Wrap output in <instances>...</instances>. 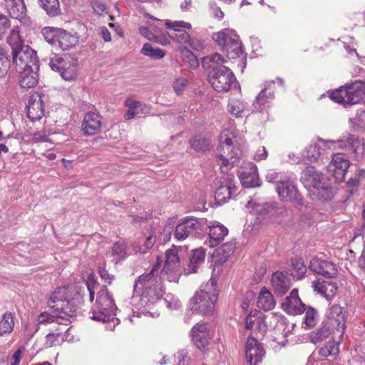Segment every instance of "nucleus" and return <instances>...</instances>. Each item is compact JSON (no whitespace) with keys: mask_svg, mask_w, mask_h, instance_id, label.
<instances>
[{"mask_svg":"<svg viewBox=\"0 0 365 365\" xmlns=\"http://www.w3.org/2000/svg\"><path fill=\"white\" fill-rule=\"evenodd\" d=\"M163 262L160 257H157L156 264L148 274H142L135 282L134 294L131 298V304L137 309L150 307L158 302L164 294L161 285V279L158 278L156 269Z\"/></svg>","mask_w":365,"mask_h":365,"instance_id":"f257e3e1","label":"nucleus"},{"mask_svg":"<svg viewBox=\"0 0 365 365\" xmlns=\"http://www.w3.org/2000/svg\"><path fill=\"white\" fill-rule=\"evenodd\" d=\"M236 137L232 131L225 129L220 135V145L217 149V164L224 172L232 166L238 160L241 150L235 144Z\"/></svg>","mask_w":365,"mask_h":365,"instance_id":"f03ea898","label":"nucleus"},{"mask_svg":"<svg viewBox=\"0 0 365 365\" xmlns=\"http://www.w3.org/2000/svg\"><path fill=\"white\" fill-rule=\"evenodd\" d=\"M301 180L309 190L310 197L314 200L327 201L334 196L332 188L323 175L313 167H307L302 173Z\"/></svg>","mask_w":365,"mask_h":365,"instance_id":"7ed1b4c3","label":"nucleus"},{"mask_svg":"<svg viewBox=\"0 0 365 365\" xmlns=\"http://www.w3.org/2000/svg\"><path fill=\"white\" fill-rule=\"evenodd\" d=\"M343 307L339 304L332 305L327 312V319L322 327L317 331L319 340H324L333 334L340 340L345 329V314Z\"/></svg>","mask_w":365,"mask_h":365,"instance_id":"20e7f679","label":"nucleus"},{"mask_svg":"<svg viewBox=\"0 0 365 365\" xmlns=\"http://www.w3.org/2000/svg\"><path fill=\"white\" fill-rule=\"evenodd\" d=\"M96 304L97 307L93 312L91 319L104 323L112 322L113 325L108 324L106 328L113 330L115 326V322L118 321L115 317L117 307L106 286H102L98 292Z\"/></svg>","mask_w":365,"mask_h":365,"instance_id":"39448f33","label":"nucleus"},{"mask_svg":"<svg viewBox=\"0 0 365 365\" xmlns=\"http://www.w3.org/2000/svg\"><path fill=\"white\" fill-rule=\"evenodd\" d=\"M331 100L345 106L359 103L365 101V83L356 81L346 84L331 93Z\"/></svg>","mask_w":365,"mask_h":365,"instance_id":"423d86ee","label":"nucleus"},{"mask_svg":"<svg viewBox=\"0 0 365 365\" xmlns=\"http://www.w3.org/2000/svg\"><path fill=\"white\" fill-rule=\"evenodd\" d=\"M73 290L71 286L57 287L50 295L48 305L52 310L63 313L66 317L76 312L73 300Z\"/></svg>","mask_w":365,"mask_h":365,"instance_id":"0eeeda50","label":"nucleus"},{"mask_svg":"<svg viewBox=\"0 0 365 365\" xmlns=\"http://www.w3.org/2000/svg\"><path fill=\"white\" fill-rule=\"evenodd\" d=\"M212 39L229 58H236L243 53L240 37L236 31L232 29H225L219 32L214 33Z\"/></svg>","mask_w":365,"mask_h":365,"instance_id":"6e6552de","label":"nucleus"},{"mask_svg":"<svg viewBox=\"0 0 365 365\" xmlns=\"http://www.w3.org/2000/svg\"><path fill=\"white\" fill-rule=\"evenodd\" d=\"M266 179L269 182L276 183V191L282 201L299 203L302 200L299 190L289 178L271 171L267 173Z\"/></svg>","mask_w":365,"mask_h":365,"instance_id":"1a4fd4ad","label":"nucleus"},{"mask_svg":"<svg viewBox=\"0 0 365 365\" xmlns=\"http://www.w3.org/2000/svg\"><path fill=\"white\" fill-rule=\"evenodd\" d=\"M182 264L178 255V249L173 246L165 253L164 265L160 272V278L170 282H178L182 274Z\"/></svg>","mask_w":365,"mask_h":365,"instance_id":"9d476101","label":"nucleus"},{"mask_svg":"<svg viewBox=\"0 0 365 365\" xmlns=\"http://www.w3.org/2000/svg\"><path fill=\"white\" fill-rule=\"evenodd\" d=\"M247 208L258 216L259 219H264L267 216L274 217L279 222L285 220L290 216V210L285 207H277L274 202L256 203L252 201L247 202Z\"/></svg>","mask_w":365,"mask_h":365,"instance_id":"9b49d317","label":"nucleus"},{"mask_svg":"<svg viewBox=\"0 0 365 365\" xmlns=\"http://www.w3.org/2000/svg\"><path fill=\"white\" fill-rule=\"evenodd\" d=\"M235 78L232 71L224 66H219L209 75V81L212 88L217 92H227Z\"/></svg>","mask_w":365,"mask_h":365,"instance_id":"f8f14e48","label":"nucleus"},{"mask_svg":"<svg viewBox=\"0 0 365 365\" xmlns=\"http://www.w3.org/2000/svg\"><path fill=\"white\" fill-rule=\"evenodd\" d=\"M49 66L52 71L59 73L66 81H71L76 76V63L68 56H54L50 59Z\"/></svg>","mask_w":365,"mask_h":365,"instance_id":"ddd939ff","label":"nucleus"},{"mask_svg":"<svg viewBox=\"0 0 365 365\" xmlns=\"http://www.w3.org/2000/svg\"><path fill=\"white\" fill-rule=\"evenodd\" d=\"M217 297L214 293H210L204 290L195 292L190 300V309L193 312L201 313L204 315L212 314L215 309V303Z\"/></svg>","mask_w":365,"mask_h":365,"instance_id":"4468645a","label":"nucleus"},{"mask_svg":"<svg viewBox=\"0 0 365 365\" xmlns=\"http://www.w3.org/2000/svg\"><path fill=\"white\" fill-rule=\"evenodd\" d=\"M13 54V62L16 70L26 68L39 67L36 52L29 46H23Z\"/></svg>","mask_w":365,"mask_h":365,"instance_id":"2eb2a0df","label":"nucleus"},{"mask_svg":"<svg viewBox=\"0 0 365 365\" xmlns=\"http://www.w3.org/2000/svg\"><path fill=\"white\" fill-rule=\"evenodd\" d=\"M202 223L195 217H185L176 226L174 237L178 240H184L190 235L202 231Z\"/></svg>","mask_w":365,"mask_h":365,"instance_id":"dca6fc26","label":"nucleus"},{"mask_svg":"<svg viewBox=\"0 0 365 365\" xmlns=\"http://www.w3.org/2000/svg\"><path fill=\"white\" fill-rule=\"evenodd\" d=\"M349 167V160L342 154L336 153L333 155L327 170L336 182L344 181L345 174Z\"/></svg>","mask_w":365,"mask_h":365,"instance_id":"f3484780","label":"nucleus"},{"mask_svg":"<svg viewBox=\"0 0 365 365\" xmlns=\"http://www.w3.org/2000/svg\"><path fill=\"white\" fill-rule=\"evenodd\" d=\"M242 185L254 187L259 185L257 166L252 162H244L238 173Z\"/></svg>","mask_w":365,"mask_h":365,"instance_id":"a211bd4d","label":"nucleus"},{"mask_svg":"<svg viewBox=\"0 0 365 365\" xmlns=\"http://www.w3.org/2000/svg\"><path fill=\"white\" fill-rule=\"evenodd\" d=\"M309 269L329 279L334 278L337 275V269L333 262L319 257H314L310 261Z\"/></svg>","mask_w":365,"mask_h":365,"instance_id":"6ab92c4d","label":"nucleus"},{"mask_svg":"<svg viewBox=\"0 0 365 365\" xmlns=\"http://www.w3.org/2000/svg\"><path fill=\"white\" fill-rule=\"evenodd\" d=\"M265 351L261 344L254 337H248L245 345V355L250 365H257L262 361Z\"/></svg>","mask_w":365,"mask_h":365,"instance_id":"aec40b11","label":"nucleus"},{"mask_svg":"<svg viewBox=\"0 0 365 365\" xmlns=\"http://www.w3.org/2000/svg\"><path fill=\"white\" fill-rule=\"evenodd\" d=\"M42 93H35L30 96L27 106V115L31 121L40 120L44 115V100Z\"/></svg>","mask_w":365,"mask_h":365,"instance_id":"412c9836","label":"nucleus"},{"mask_svg":"<svg viewBox=\"0 0 365 365\" xmlns=\"http://www.w3.org/2000/svg\"><path fill=\"white\" fill-rule=\"evenodd\" d=\"M272 84H274L273 81L269 82L256 96L252 104V112L262 113L270 107L271 101L274 98L273 91H271Z\"/></svg>","mask_w":365,"mask_h":365,"instance_id":"4be33fe9","label":"nucleus"},{"mask_svg":"<svg viewBox=\"0 0 365 365\" xmlns=\"http://www.w3.org/2000/svg\"><path fill=\"white\" fill-rule=\"evenodd\" d=\"M194 344L200 349H204L211 339L210 330L205 323H197L190 331Z\"/></svg>","mask_w":365,"mask_h":365,"instance_id":"5701e85b","label":"nucleus"},{"mask_svg":"<svg viewBox=\"0 0 365 365\" xmlns=\"http://www.w3.org/2000/svg\"><path fill=\"white\" fill-rule=\"evenodd\" d=\"M233 175H227L215 191V200L221 204L227 202L235 193L237 187L233 182Z\"/></svg>","mask_w":365,"mask_h":365,"instance_id":"b1692460","label":"nucleus"},{"mask_svg":"<svg viewBox=\"0 0 365 365\" xmlns=\"http://www.w3.org/2000/svg\"><path fill=\"white\" fill-rule=\"evenodd\" d=\"M282 309L291 315H297L304 312V304L298 296V290L294 289L291 291L282 303Z\"/></svg>","mask_w":365,"mask_h":365,"instance_id":"393cba45","label":"nucleus"},{"mask_svg":"<svg viewBox=\"0 0 365 365\" xmlns=\"http://www.w3.org/2000/svg\"><path fill=\"white\" fill-rule=\"evenodd\" d=\"M101 120L98 113L89 112L84 116L81 128L85 135H93L101 130Z\"/></svg>","mask_w":365,"mask_h":365,"instance_id":"a878e982","label":"nucleus"},{"mask_svg":"<svg viewBox=\"0 0 365 365\" xmlns=\"http://www.w3.org/2000/svg\"><path fill=\"white\" fill-rule=\"evenodd\" d=\"M319 143H322V145L327 148L328 149H336V148H351L352 150L356 151V144H359V141L357 137L354 135H348L347 136L343 137L341 139L338 140H320Z\"/></svg>","mask_w":365,"mask_h":365,"instance_id":"bb28decb","label":"nucleus"},{"mask_svg":"<svg viewBox=\"0 0 365 365\" xmlns=\"http://www.w3.org/2000/svg\"><path fill=\"white\" fill-rule=\"evenodd\" d=\"M39 67H32L16 70L19 73V84L22 88H30L34 87L38 81Z\"/></svg>","mask_w":365,"mask_h":365,"instance_id":"cd10ccee","label":"nucleus"},{"mask_svg":"<svg viewBox=\"0 0 365 365\" xmlns=\"http://www.w3.org/2000/svg\"><path fill=\"white\" fill-rule=\"evenodd\" d=\"M125 106L128 108V111L124 115L126 120L133 119L138 115H148L150 114L151 107L150 105L143 103L140 101H134L128 98L125 102Z\"/></svg>","mask_w":365,"mask_h":365,"instance_id":"c85d7f7f","label":"nucleus"},{"mask_svg":"<svg viewBox=\"0 0 365 365\" xmlns=\"http://www.w3.org/2000/svg\"><path fill=\"white\" fill-rule=\"evenodd\" d=\"M6 9L13 19L20 21L23 19L26 15V5L24 0H4Z\"/></svg>","mask_w":365,"mask_h":365,"instance_id":"c756f323","label":"nucleus"},{"mask_svg":"<svg viewBox=\"0 0 365 365\" xmlns=\"http://www.w3.org/2000/svg\"><path fill=\"white\" fill-rule=\"evenodd\" d=\"M228 234V230L222 225H212L209 231V246L215 247L218 245Z\"/></svg>","mask_w":365,"mask_h":365,"instance_id":"7c9ffc66","label":"nucleus"},{"mask_svg":"<svg viewBox=\"0 0 365 365\" xmlns=\"http://www.w3.org/2000/svg\"><path fill=\"white\" fill-rule=\"evenodd\" d=\"M205 251L202 248L196 249L192 251L190 256L187 268L185 269L187 274L195 273L198 268L204 263Z\"/></svg>","mask_w":365,"mask_h":365,"instance_id":"2f4dec72","label":"nucleus"},{"mask_svg":"<svg viewBox=\"0 0 365 365\" xmlns=\"http://www.w3.org/2000/svg\"><path fill=\"white\" fill-rule=\"evenodd\" d=\"M312 287L315 292L322 294L327 299L331 298L334 296L337 289V286L335 283L324 280L313 281Z\"/></svg>","mask_w":365,"mask_h":365,"instance_id":"473e14b6","label":"nucleus"},{"mask_svg":"<svg viewBox=\"0 0 365 365\" xmlns=\"http://www.w3.org/2000/svg\"><path fill=\"white\" fill-rule=\"evenodd\" d=\"M78 43V38L74 35L68 33L63 29H59L58 38L56 39V45L58 44L62 51H67Z\"/></svg>","mask_w":365,"mask_h":365,"instance_id":"72a5a7b5","label":"nucleus"},{"mask_svg":"<svg viewBox=\"0 0 365 365\" xmlns=\"http://www.w3.org/2000/svg\"><path fill=\"white\" fill-rule=\"evenodd\" d=\"M272 284L274 290L281 294H285L290 287L289 280L282 272H279L272 275Z\"/></svg>","mask_w":365,"mask_h":365,"instance_id":"f704fd0d","label":"nucleus"},{"mask_svg":"<svg viewBox=\"0 0 365 365\" xmlns=\"http://www.w3.org/2000/svg\"><path fill=\"white\" fill-rule=\"evenodd\" d=\"M7 42L12 49V53L21 49L23 46H27L24 45V40L20 34L19 26H14L11 29L7 38Z\"/></svg>","mask_w":365,"mask_h":365,"instance_id":"c9c22d12","label":"nucleus"},{"mask_svg":"<svg viewBox=\"0 0 365 365\" xmlns=\"http://www.w3.org/2000/svg\"><path fill=\"white\" fill-rule=\"evenodd\" d=\"M257 304L259 309L269 311L274 307L275 301L272 294L265 288H263L259 294Z\"/></svg>","mask_w":365,"mask_h":365,"instance_id":"e433bc0d","label":"nucleus"},{"mask_svg":"<svg viewBox=\"0 0 365 365\" xmlns=\"http://www.w3.org/2000/svg\"><path fill=\"white\" fill-rule=\"evenodd\" d=\"M156 240L153 233L150 232L147 237H143L139 242L133 245V249L136 253L145 254L153 247Z\"/></svg>","mask_w":365,"mask_h":365,"instance_id":"4c0bfd02","label":"nucleus"},{"mask_svg":"<svg viewBox=\"0 0 365 365\" xmlns=\"http://www.w3.org/2000/svg\"><path fill=\"white\" fill-rule=\"evenodd\" d=\"M110 255L115 264L124 259L128 255L126 244L124 242H115L112 247Z\"/></svg>","mask_w":365,"mask_h":365,"instance_id":"58836bf2","label":"nucleus"},{"mask_svg":"<svg viewBox=\"0 0 365 365\" xmlns=\"http://www.w3.org/2000/svg\"><path fill=\"white\" fill-rule=\"evenodd\" d=\"M14 327V321L11 312L4 313L0 320V336L10 334L13 331Z\"/></svg>","mask_w":365,"mask_h":365,"instance_id":"ea45409f","label":"nucleus"},{"mask_svg":"<svg viewBox=\"0 0 365 365\" xmlns=\"http://www.w3.org/2000/svg\"><path fill=\"white\" fill-rule=\"evenodd\" d=\"M38 2L41 8L50 16H55L61 13L58 0H38Z\"/></svg>","mask_w":365,"mask_h":365,"instance_id":"a19ab883","label":"nucleus"},{"mask_svg":"<svg viewBox=\"0 0 365 365\" xmlns=\"http://www.w3.org/2000/svg\"><path fill=\"white\" fill-rule=\"evenodd\" d=\"M190 143L192 148L197 152L210 149V140L201 135H196L190 139Z\"/></svg>","mask_w":365,"mask_h":365,"instance_id":"79ce46f5","label":"nucleus"},{"mask_svg":"<svg viewBox=\"0 0 365 365\" xmlns=\"http://www.w3.org/2000/svg\"><path fill=\"white\" fill-rule=\"evenodd\" d=\"M262 325L265 327L264 324L263 319L257 316V313H250L245 318V328L248 330H260Z\"/></svg>","mask_w":365,"mask_h":365,"instance_id":"37998d69","label":"nucleus"},{"mask_svg":"<svg viewBox=\"0 0 365 365\" xmlns=\"http://www.w3.org/2000/svg\"><path fill=\"white\" fill-rule=\"evenodd\" d=\"M141 53L154 59H160L165 55V51L159 48H153L149 43H145L141 49Z\"/></svg>","mask_w":365,"mask_h":365,"instance_id":"c03bdc74","label":"nucleus"},{"mask_svg":"<svg viewBox=\"0 0 365 365\" xmlns=\"http://www.w3.org/2000/svg\"><path fill=\"white\" fill-rule=\"evenodd\" d=\"M245 104L240 100L232 99L229 101L227 108L229 112L236 117H241L245 109Z\"/></svg>","mask_w":365,"mask_h":365,"instance_id":"a18cd8bd","label":"nucleus"},{"mask_svg":"<svg viewBox=\"0 0 365 365\" xmlns=\"http://www.w3.org/2000/svg\"><path fill=\"white\" fill-rule=\"evenodd\" d=\"M54 315L50 314L48 312H42L38 316L37 322L38 324H46L53 323L56 321V318L64 319L65 315L63 313L53 310Z\"/></svg>","mask_w":365,"mask_h":365,"instance_id":"49530a36","label":"nucleus"},{"mask_svg":"<svg viewBox=\"0 0 365 365\" xmlns=\"http://www.w3.org/2000/svg\"><path fill=\"white\" fill-rule=\"evenodd\" d=\"M319 145L312 144L308 145L303 153V157L307 160L314 162L320 156Z\"/></svg>","mask_w":365,"mask_h":365,"instance_id":"de8ad7c7","label":"nucleus"},{"mask_svg":"<svg viewBox=\"0 0 365 365\" xmlns=\"http://www.w3.org/2000/svg\"><path fill=\"white\" fill-rule=\"evenodd\" d=\"M224 62L225 59L223 58V57L217 53H215L210 56H207L203 58L202 60L203 64H208L207 68H212V71L214 70V68H217V66L222 65Z\"/></svg>","mask_w":365,"mask_h":365,"instance_id":"09e8293b","label":"nucleus"},{"mask_svg":"<svg viewBox=\"0 0 365 365\" xmlns=\"http://www.w3.org/2000/svg\"><path fill=\"white\" fill-rule=\"evenodd\" d=\"M10 68V60L6 50L0 47V78H4Z\"/></svg>","mask_w":365,"mask_h":365,"instance_id":"8fccbe9b","label":"nucleus"},{"mask_svg":"<svg viewBox=\"0 0 365 365\" xmlns=\"http://www.w3.org/2000/svg\"><path fill=\"white\" fill-rule=\"evenodd\" d=\"M41 34L45 40L51 45H56V39L59 34V29L55 27H44L41 30Z\"/></svg>","mask_w":365,"mask_h":365,"instance_id":"3c124183","label":"nucleus"},{"mask_svg":"<svg viewBox=\"0 0 365 365\" xmlns=\"http://www.w3.org/2000/svg\"><path fill=\"white\" fill-rule=\"evenodd\" d=\"M170 37L180 43L192 45L190 34L183 29H177L170 35Z\"/></svg>","mask_w":365,"mask_h":365,"instance_id":"603ef678","label":"nucleus"},{"mask_svg":"<svg viewBox=\"0 0 365 365\" xmlns=\"http://www.w3.org/2000/svg\"><path fill=\"white\" fill-rule=\"evenodd\" d=\"M354 127L365 130V110H358L356 116L350 119Z\"/></svg>","mask_w":365,"mask_h":365,"instance_id":"864d4df0","label":"nucleus"},{"mask_svg":"<svg viewBox=\"0 0 365 365\" xmlns=\"http://www.w3.org/2000/svg\"><path fill=\"white\" fill-rule=\"evenodd\" d=\"M165 26L172 29L173 32L176 31L177 29H191L192 25L189 22H185L184 21H171L170 20H167L165 23Z\"/></svg>","mask_w":365,"mask_h":365,"instance_id":"5fc2aeb1","label":"nucleus"},{"mask_svg":"<svg viewBox=\"0 0 365 365\" xmlns=\"http://www.w3.org/2000/svg\"><path fill=\"white\" fill-rule=\"evenodd\" d=\"M292 267L296 272V277L298 279H302L305 272H307V267L304 265V261L302 259H296L292 260Z\"/></svg>","mask_w":365,"mask_h":365,"instance_id":"6e6d98bb","label":"nucleus"},{"mask_svg":"<svg viewBox=\"0 0 365 365\" xmlns=\"http://www.w3.org/2000/svg\"><path fill=\"white\" fill-rule=\"evenodd\" d=\"M158 26L150 25L149 27L141 26L139 28L140 34L150 41L155 38V30H158Z\"/></svg>","mask_w":365,"mask_h":365,"instance_id":"4d7b16f0","label":"nucleus"},{"mask_svg":"<svg viewBox=\"0 0 365 365\" xmlns=\"http://www.w3.org/2000/svg\"><path fill=\"white\" fill-rule=\"evenodd\" d=\"M188 81L184 77H179L176 78L173 82V89L174 91L178 95H180L182 93L183 90L187 86Z\"/></svg>","mask_w":365,"mask_h":365,"instance_id":"13d9d810","label":"nucleus"},{"mask_svg":"<svg viewBox=\"0 0 365 365\" xmlns=\"http://www.w3.org/2000/svg\"><path fill=\"white\" fill-rule=\"evenodd\" d=\"M164 302L166 304V307L172 310L178 309L182 306L181 302L179 299L173 295H168L164 299Z\"/></svg>","mask_w":365,"mask_h":365,"instance_id":"bf43d9fd","label":"nucleus"},{"mask_svg":"<svg viewBox=\"0 0 365 365\" xmlns=\"http://www.w3.org/2000/svg\"><path fill=\"white\" fill-rule=\"evenodd\" d=\"M317 319V313L312 308H309L305 314L304 322L309 327H313Z\"/></svg>","mask_w":365,"mask_h":365,"instance_id":"052dcab7","label":"nucleus"},{"mask_svg":"<svg viewBox=\"0 0 365 365\" xmlns=\"http://www.w3.org/2000/svg\"><path fill=\"white\" fill-rule=\"evenodd\" d=\"M153 41H155L163 46H166L170 43V40L168 38L167 35L165 34H161V31L160 29L155 30V38L153 39Z\"/></svg>","mask_w":365,"mask_h":365,"instance_id":"680f3d73","label":"nucleus"},{"mask_svg":"<svg viewBox=\"0 0 365 365\" xmlns=\"http://www.w3.org/2000/svg\"><path fill=\"white\" fill-rule=\"evenodd\" d=\"M31 141L34 143H38L48 142L49 139L46 133V131L41 130V131L34 133L32 135Z\"/></svg>","mask_w":365,"mask_h":365,"instance_id":"e2e57ef3","label":"nucleus"},{"mask_svg":"<svg viewBox=\"0 0 365 365\" xmlns=\"http://www.w3.org/2000/svg\"><path fill=\"white\" fill-rule=\"evenodd\" d=\"M10 26L9 19L2 14H0V39L3 37L7 29Z\"/></svg>","mask_w":365,"mask_h":365,"instance_id":"0e129e2a","label":"nucleus"},{"mask_svg":"<svg viewBox=\"0 0 365 365\" xmlns=\"http://www.w3.org/2000/svg\"><path fill=\"white\" fill-rule=\"evenodd\" d=\"M25 352V348L23 346L19 347L13 354L11 359V365H19L20 361L23 357Z\"/></svg>","mask_w":365,"mask_h":365,"instance_id":"69168bd1","label":"nucleus"},{"mask_svg":"<svg viewBox=\"0 0 365 365\" xmlns=\"http://www.w3.org/2000/svg\"><path fill=\"white\" fill-rule=\"evenodd\" d=\"M175 357L178 359V365H186L188 364L189 358L187 356V351L185 350H180L176 354Z\"/></svg>","mask_w":365,"mask_h":365,"instance_id":"338daca9","label":"nucleus"},{"mask_svg":"<svg viewBox=\"0 0 365 365\" xmlns=\"http://www.w3.org/2000/svg\"><path fill=\"white\" fill-rule=\"evenodd\" d=\"M98 273L102 279L105 280L108 283L110 284L111 282L114 279L115 277L113 274H110L105 269V267L100 266L98 268Z\"/></svg>","mask_w":365,"mask_h":365,"instance_id":"774afa93","label":"nucleus"}]
</instances>
